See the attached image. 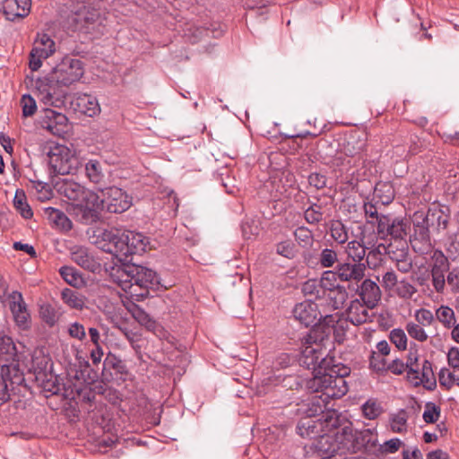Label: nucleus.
<instances>
[{
	"instance_id": "473e14b6",
	"label": "nucleus",
	"mask_w": 459,
	"mask_h": 459,
	"mask_svg": "<svg viewBox=\"0 0 459 459\" xmlns=\"http://www.w3.org/2000/svg\"><path fill=\"white\" fill-rule=\"evenodd\" d=\"M435 318L446 329H451L456 322L455 311L448 306H440L436 309Z\"/></svg>"
},
{
	"instance_id": "052dcab7",
	"label": "nucleus",
	"mask_w": 459,
	"mask_h": 459,
	"mask_svg": "<svg viewBox=\"0 0 459 459\" xmlns=\"http://www.w3.org/2000/svg\"><path fill=\"white\" fill-rule=\"evenodd\" d=\"M398 281L399 280L397 274L394 273V271L390 270L383 274L381 284L385 291L393 292Z\"/></svg>"
},
{
	"instance_id": "2f4dec72",
	"label": "nucleus",
	"mask_w": 459,
	"mask_h": 459,
	"mask_svg": "<svg viewBox=\"0 0 459 459\" xmlns=\"http://www.w3.org/2000/svg\"><path fill=\"white\" fill-rule=\"evenodd\" d=\"M328 400L324 398L323 396H314L311 399L307 401L305 406H307V409L305 411V413L307 417H315L319 414H323L325 412L326 405H327Z\"/></svg>"
},
{
	"instance_id": "1a4fd4ad",
	"label": "nucleus",
	"mask_w": 459,
	"mask_h": 459,
	"mask_svg": "<svg viewBox=\"0 0 459 459\" xmlns=\"http://www.w3.org/2000/svg\"><path fill=\"white\" fill-rule=\"evenodd\" d=\"M80 203L82 212V220L84 223L96 222L100 219V212L105 211L104 196H100L91 190L85 189Z\"/></svg>"
},
{
	"instance_id": "72a5a7b5",
	"label": "nucleus",
	"mask_w": 459,
	"mask_h": 459,
	"mask_svg": "<svg viewBox=\"0 0 459 459\" xmlns=\"http://www.w3.org/2000/svg\"><path fill=\"white\" fill-rule=\"evenodd\" d=\"M329 232L332 238L340 245L346 243L349 239L348 229L341 221H332Z\"/></svg>"
},
{
	"instance_id": "5701e85b",
	"label": "nucleus",
	"mask_w": 459,
	"mask_h": 459,
	"mask_svg": "<svg viewBox=\"0 0 459 459\" xmlns=\"http://www.w3.org/2000/svg\"><path fill=\"white\" fill-rule=\"evenodd\" d=\"M410 242L412 249L420 255H427L432 251L433 246L427 228L417 229L411 237Z\"/></svg>"
},
{
	"instance_id": "aec40b11",
	"label": "nucleus",
	"mask_w": 459,
	"mask_h": 459,
	"mask_svg": "<svg viewBox=\"0 0 459 459\" xmlns=\"http://www.w3.org/2000/svg\"><path fill=\"white\" fill-rule=\"evenodd\" d=\"M71 259L90 272H95L100 267V264L93 254L83 246H75L71 249Z\"/></svg>"
},
{
	"instance_id": "5fc2aeb1",
	"label": "nucleus",
	"mask_w": 459,
	"mask_h": 459,
	"mask_svg": "<svg viewBox=\"0 0 459 459\" xmlns=\"http://www.w3.org/2000/svg\"><path fill=\"white\" fill-rule=\"evenodd\" d=\"M414 317L417 324L423 326H429L435 321V315L427 308L417 309L414 313Z\"/></svg>"
},
{
	"instance_id": "4be33fe9",
	"label": "nucleus",
	"mask_w": 459,
	"mask_h": 459,
	"mask_svg": "<svg viewBox=\"0 0 459 459\" xmlns=\"http://www.w3.org/2000/svg\"><path fill=\"white\" fill-rule=\"evenodd\" d=\"M293 316L306 326L314 325L320 320L317 318L316 304L307 301L297 304L293 309Z\"/></svg>"
},
{
	"instance_id": "09e8293b",
	"label": "nucleus",
	"mask_w": 459,
	"mask_h": 459,
	"mask_svg": "<svg viewBox=\"0 0 459 459\" xmlns=\"http://www.w3.org/2000/svg\"><path fill=\"white\" fill-rule=\"evenodd\" d=\"M405 330L409 336L420 342H424L429 339V335L424 330V326L415 322H408Z\"/></svg>"
},
{
	"instance_id": "a19ab883",
	"label": "nucleus",
	"mask_w": 459,
	"mask_h": 459,
	"mask_svg": "<svg viewBox=\"0 0 459 459\" xmlns=\"http://www.w3.org/2000/svg\"><path fill=\"white\" fill-rule=\"evenodd\" d=\"M328 298L332 301V305L335 309L342 307L348 299V291L342 285H339L328 291Z\"/></svg>"
},
{
	"instance_id": "338daca9",
	"label": "nucleus",
	"mask_w": 459,
	"mask_h": 459,
	"mask_svg": "<svg viewBox=\"0 0 459 459\" xmlns=\"http://www.w3.org/2000/svg\"><path fill=\"white\" fill-rule=\"evenodd\" d=\"M349 320L339 319L333 325V335L338 342H342L344 340L346 332L349 328Z\"/></svg>"
},
{
	"instance_id": "dca6fc26",
	"label": "nucleus",
	"mask_w": 459,
	"mask_h": 459,
	"mask_svg": "<svg viewBox=\"0 0 459 459\" xmlns=\"http://www.w3.org/2000/svg\"><path fill=\"white\" fill-rule=\"evenodd\" d=\"M375 307H368L359 299L351 300L346 308V318L354 325H360L370 321L369 310Z\"/></svg>"
},
{
	"instance_id": "bb28decb",
	"label": "nucleus",
	"mask_w": 459,
	"mask_h": 459,
	"mask_svg": "<svg viewBox=\"0 0 459 459\" xmlns=\"http://www.w3.org/2000/svg\"><path fill=\"white\" fill-rule=\"evenodd\" d=\"M85 187L72 180H64L58 187V192L71 201L80 202Z\"/></svg>"
},
{
	"instance_id": "3c124183",
	"label": "nucleus",
	"mask_w": 459,
	"mask_h": 459,
	"mask_svg": "<svg viewBox=\"0 0 459 459\" xmlns=\"http://www.w3.org/2000/svg\"><path fill=\"white\" fill-rule=\"evenodd\" d=\"M31 184L39 201L45 202L52 198L53 191L48 184L41 181H31Z\"/></svg>"
},
{
	"instance_id": "412c9836",
	"label": "nucleus",
	"mask_w": 459,
	"mask_h": 459,
	"mask_svg": "<svg viewBox=\"0 0 459 459\" xmlns=\"http://www.w3.org/2000/svg\"><path fill=\"white\" fill-rule=\"evenodd\" d=\"M131 280L133 283L150 290L158 282L157 274L154 271L141 265L131 264Z\"/></svg>"
},
{
	"instance_id": "f8f14e48",
	"label": "nucleus",
	"mask_w": 459,
	"mask_h": 459,
	"mask_svg": "<svg viewBox=\"0 0 459 459\" xmlns=\"http://www.w3.org/2000/svg\"><path fill=\"white\" fill-rule=\"evenodd\" d=\"M6 301L16 325L22 330L30 327V313L21 292L13 290L7 294Z\"/></svg>"
},
{
	"instance_id": "ddd939ff",
	"label": "nucleus",
	"mask_w": 459,
	"mask_h": 459,
	"mask_svg": "<svg viewBox=\"0 0 459 459\" xmlns=\"http://www.w3.org/2000/svg\"><path fill=\"white\" fill-rule=\"evenodd\" d=\"M67 117L65 114L46 108L40 117V126L53 135L61 136L67 132Z\"/></svg>"
},
{
	"instance_id": "a878e982",
	"label": "nucleus",
	"mask_w": 459,
	"mask_h": 459,
	"mask_svg": "<svg viewBox=\"0 0 459 459\" xmlns=\"http://www.w3.org/2000/svg\"><path fill=\"white\" fill-rule=\"evenodd\" d=\"M75 105L80 112L91 117L100 113L98 100L90 94H80L75 100Z\"/></svg>"
},
{
	"instance_id": "c9c22d12",
	"label": "nucleus",
	"mask_w": 459,
	"mask_h": 459,
	"mask_svg": "<svg viewBox=\"0 0 459 459\" xmlns=\"http://www.w3.org/2000/svg\"><path fill=\"white\" fill-rule=\"evenodd\" d=\"M410 230L411 226L406 221L401 219H394L392 221V225L390 228V232H388V236H391L395 240H398V242L403 241L404 237L408 235Z\"/></svg>"
},
{
	"instance_id": "603ef678",
	"label": "nucleus",
	"mask_w": 459,
	"mask_h": 459,
	"mask_svg": "<svg viewBox=\"0 0 459 459\" xmlns=\"http://www.w3.org/2000/svg\"><path fill=\"white\" fill-rule=\"evenodd\" d=\"M390 341L401 351L407 348V336L405 332L401 328L393 329L389 334Z\"/></svg>"
},
{
	"instance_id": "c85d7f7f",
	"label": "nucleus",
	"mask_w": 459,
	"mask_h": 459,
	"mask_svg": "<svg viewBox=\"0 0 459 459\" xmlns=\"http://www.w3.org/2000/svg\"><path fill=\"white\" fill-rule=\"evenodd\" d=\"M63 302L71 308L82 310L85 306V298L76 290L65 289L61 293Z\"/></svg>"
},
{
	"instance_id": "37998d69",
	"label": "nucleus",
	"mask_w": 459,
	"mask_h": 459,
	"mask_svg": "<svg viewBox=\"0 0 459 459\" xmlns=\"http://www.w3.org/2000/svg\"><path fill=\"white\" fill-rule=\"evenodd\" d=\"M387 253L391 260L395 262V264L410 256L408 254L407 243L405 241H399L396 247L394 244H390L388 246Z\"/></svg>"
},
{
	"instance_id": "e2e57ef3",
	"label": "nucleus",
	"mask_w": 459,
	"mask_h": 459,
	"mask_svg": "<svg viewBox=\"0 0 459 459\" xmlns=\"http://www.w3.org/2000/svg\"><path fill=\"white\" fill-rule=\"evenodd\" d=\"M21 105L24 117H31L37 110L36 100L30 95H23L21 99Z\"/></svg>"
},
{
	"instance_id": "0e129e2a",
	"label": "nucleus",
	"mask_w": 459,
	"mask_h": 459,
	"mask_svg": "<svg viewBox=\"0 0 459 459\" xmlns=\"http://www.w3.org/2000/svg\"><path fill=\"white\" fill-rule=\"evenodd\" d=\"M392 219L385 215H380L377 219L375 220V224H377V233L381 236V238H385L388 236V232H390V228L392 225Z\"/></svg>"
},
{
	"instance_id": "c756f323",
	"label": "nucleus",
	"mask_w": 459,
	"mask_h": 459,
	"mask_svg": "<svg viewBox=\"0 0 459 459\" xmlns=\"http://www.w3.org/2000/svg\"><path fill=\"white\" fill-rule=\"evenodd\" d=\"M110 276L113 281L117 283L124 291L133 282L131 280V265L128 264L112 268Z\"/></svg>"
},
{
	"instance_id": "864d4df0",
	"label": "nucleus",
	"mask_w": 459,
	"mask_h": 459,
	"mask_svg": "<svg viewBox=\"0 0 459 459\" xmlns=\"http://www.w3.org/2000/svg\"><path fill=\"white\" fill-rule=\"evenodd\" d=\"M127 297L134 301H140L149 295V290L135 283H131L127 289H125Z\"/></svg>"
},
{
	"instance_id": "f704fd0d",
	"label": "nucleus",
	"mask_w": 459,
	"mask_h": 459,
	"mask_svg": "<svg viewBox=\"0 0 459 459\" xmlns=\"http://www.w3.org/2000/svg\"><path fill=\"white\" fill-rule=\"evenodd\" d=\"M129 311L132 316L148 330L153 331L156 328V322L139 306L133 304Z\"/></svg>"
},
{
	"instance_id": "a211bd4d",
	"label": "nucleus",
	"mask_w": 459,
	"mask_h": 459,
	"mask_svg": "<svg viewBox=\"0 0 459 459\" xmlns=\"http://www.w3.org/2000/svg\"><path fill=\"white\" fill-rule=\"evenodd\" d=\"M30 0H3L2 10L5 18L14 22L24 18L30 11Z\"/></svg>"
},
{
	"instance_id": "0eeeda50",
	"label": "nucleus",
	"mask_w": 459,
	"mask_h": 459,
	"mask_svg": "<svg viewBox=\"0 0 459 459\" xmlns=\"http://www.w3.org/2000/svg\"><path fill=\"white\" fill-rule=\"evenodd\" d=\"M450 263L440 250H434L431 255L430 280L433 290L437 294H445L446 290V275Z\"/></svg>"
},
{
	"instance_id": "8fccbe9b",
	"label": "nucleus",
	"mask_w": 459,
	"mask_h": 459,
	"mask_svg": "<svg viewBox=\"0 0 459 459\" xmlns=\"http://www.w3.org/2000/svg\"><path fill=\"white\" fill-rule=\"evenodd\" d=\"M338 279L339 278L336 270H328L324 272L320 279L321 289L327 291L332 290L333 289L340 285L337 283Z\"/></svg>"
},
{
	"instance_id": "2eb2a0df",
	"label": "nucleus",
	"mask_w": 459,
	"mask_h": 459,
	"mask_svg": "<svg viewBox=\"0 0 459 459\" xmlns=\"http://www.w3.org/2000/svg\"><path fill=\"white\" fill-rule=\"evenodd\" d=\"M358 299L369 307H377L382 298L378 284L371 279H363L355 290Z\"/></svg>"
},
{
	"instance_id": "79ce46f5",
	"label": "nucleus",
	"mask_w": 459,
	"mask_h": 459,
	"mask_svg": "<svg viewBox=\"0 0 459 459\" xmlns=\"http://www.w3.org/2000/svg\"><path fill=\"white\" fill-rule=\"evenodd\" d=\"M407 413L401 410L397 413L393 414L390 418V428L394 433H403L407 430Z\"/></svg>"
},
{
	"instance_id": "4c0bfd02",
	"label": "nucleus",
	"mask_w": 459,
	"mask_h": 459,
	"mask_svg": "<svg viewBox=\"0 0 459 459\" xmlns=\"http://www.w3.org/2000/svg\"><path fill=\"white\" fill-rule=\"evenodd\" d=\"M361 410L363 416L368 420H376L384 411L381 403L374 398L368 399L361 406Z\"/></svg>"
},
{
	"instance_id": "69168bd1",
	"label": "nucleus",
	"mask_w": 459,
	"mask_h": 459,
	"mask_svg": "<svg viewBox=\"0 0 459 459\" xmlns=\"http://www.w3.org/2000/svg\"><path fill=\"white\" fill-rule=\"evenodd\" d=\"M369 367L370 368L377 372L385 370L387 365L385 356L379 353H376V351H373L369 358Z\"/></svg>"
},
{
	"instance_id": "774afa93",
	"label": "nucleus",
	"mask_w": 459,
	"mask_h": 459,
	"mask_svg": "<svg viewBox=\"0 0 459 459\" xmlns=\"http://www.w3.org/2000/svg\"><path fill=\"white\" fill-rule=\"evenodd\" d=\"M68 334L74 339L82 341L86 337L85 328L82 324L74 322L69 325Z\"/></svg>"
},
{
	"instance_id": "ea45409f",
	"label": "nucleus",
	"mask_w": 459,
	"mask_h": 459,
	"mask_svg": "<svg viewBox=\"0 0 459 459\" xmlns=\"http://www.w3.org/2000/svg\"><path fill=\"white\" fill-rule=\"evenodd\" d=\"M393 292L400 299H411L417 292V289L407 279L403 278L398 281Z\"/></svg>"
},
{
	"instance_id": "b1692460",
	"label": "nucleus",
	"mask_w": 459,
	"mask_h": 459,
	"mask_svg": "<svg viewBox=\"0 0 459 459\" xmlns=\"http://www.w3.org/2000/svg\"><path fill=\"white\" fill-rule=\"evenodd\" d=\"M319 420L320 423H322L323 433L335 437L337 432L334 433V431L342 426V419L341 418V414L335 410H326L325 412L320 415ZM344 427H342V429ZM342 433L338 432L339 436L342 435Z\"/></svg>"
},
{
	"instance_id": "6e6d98bb",
	"label": "nucleus",
	"mask_w": 459,
	"mask_h": 459,
	"mask_svg": "<svg viewBox=\"0 0 459 459\" xmlns=\"http://www.w3.org/2000/svg\"><path fill=\"white\" fill-rule=\"evenodd\" d=\"M322 208L318 204L309 206L304 212V218L309 224H316L323 219Z\"/></svg>"
},
{
	"instance_id": "de8ad7c7",
	"label": "nucleus",
	"mask_w": 459,
	"mask_h": 459,
	"mask_svg": "<svg viewBox=\"0 0 459 459\" xmlns=\"http://www.w3.org/2000/svg\"><path fill=\"white\" fill-rule=\"evenodd\" d=\"M13 205L25 219L32 217L33 212L30 205L25 201V195L22 191H16L13 198Z\"/></svg>"
},
{
	"instance_id": "49530a36",
	"label": "nucleus",
	"mask_w": 459,
	"mask_h": 459,
	"mask_svg": "<svg viewBox=\"0 0 459 459\" xmlns=\"http://www.w3.org/2000/svg\"><path fill=\"white\" fill-rule=\"evenodd\" d=\"M294 237L296 241L302 247H309L313 245L314 235L312 231L305 226L297 228L294 231Z\"/></svg>"
},
{
	"instance_id": "f03ea898",
	"label": "nucleus",
	"mask_w": 459,
	"mask_h": 459,
	"mask_svg": "<svg viewBox=\"0 0 459 459\" xmlns=\"http://www.w3.org/2000/svg\"><path fill=\"white\" fill-rule=\"evenodd\" d=\"M297 430L302 437L316 439L313 445L322 457L328 456L329 454L334 452L341 445L340 442L345 441L351 435V429L346 425L342 429V435L339 436L337 433L335 437L326 435L322 431V423H320L319 418L315 420L307 416L298 423Z\"/></svg>"
},
{
	"instance_id": "20e7f679",
	"label": "nucleus",
	"mask_w": 459,
	"mask_h": 459,
	"mask_svg": "<svg viewBox=\"0 0 459 459\" xmlns=\"http://www.w3.org/2000/svg\"><path fill=\"white\" fill-rule=\"evenodd\" d=\"M84 70L82 61L71 57H65L52 68L48 76L63 86H69L78 82L83 75Z\"/></svg>"
},
{
	"instance_id": "e433bc0d",
	"label": "nucleus",
	"mask_w": 459,
	"mask_h": 459,
	"mask_svg": "<svg viewBox=\"0 0 459 459\" xmlns=\"http://www.w3.org/2000/svg\"><path fill=\"white\" fill-rule=\"evenodd\" d=\"M39 313L41 320L49 327H53L59 320L57 311L48 303L40 305Z\"/></svg>"
},
{
	"instance_id": "4d7b16f0",
	"label": "nucleus",
	"mask_w": 459,
	"mask_h": 459,
	"mask_svg": "<svg viewBox=\"0 0 459 459\" xmlns=\"http://www.w3.org/2000/svg\"><path fill=\"white\" fill-rule=\"evenodd\" d=\"M447 286L454 294L459 293V266L450 268L446 275Z\"/></svg>"
},
{
	"instance_id": "9d476101",
	"label": "nucleus",
	"mask_w": 459,
	"mask_h": 459,
	"mask_svg": "<svg viewBox=\"0 0 459 459\" xmlns=\"http://www.w3.org/2000/svg\"><path fill=\"white\" fill-rule=\"evenodd\" d=\"M56 51L54 40L47 34L39 35L30 55V68L32 71L39 70L42 65V60L47 59Z\"/></svg>"
},
{
	"instance_id": "6e6552de",
	"label": "nucleus",
	"mask_w": 459,
	"mask_h": 459,
	"mask_svg": "<svg viewBox=\"0 0 459 459\" xmlns=\"http://www.w3.org/2000/svg\"><path fill=\"white\" fill-rule=\"evenodd\" d=\"M105 211L111 213H122L132 205V198L119 187L111 186L103 189Z\"/></svg>"
},
{
	"instance_id": "58836bf2",
	"label": "nucleus",
	"mask_w": 459,
	"mask_h": 459,
	"mask_svg": "<svg viewBox=\"0 0 459 459\" xmlns=\"http://www.w3.org/2000/svg\"><path fill=\"white\" fill-rule=\"evenodd\" d=\"M367 248L359 241L351 240L346 247V254L354 263H362Z\"/></svg>"
},
{
	"instance_id": "39448f33",
	"label": "nucleus",
	"mask_w": 459,
	"mask_h": 459,
	"mask_svg": "<svg viewBox=\"0 0 459 459\" xmlns=\"http://www.w3.org/2000/svg\"><path fill=\"white\" fill-rule=\"evenodd\" d=\"M35 88L40 104L47 108H61L65 105L66 92L61 85L48 76L37 80Z\"/></svg>"
},
{
	"instance_id": "680f3d73",
	"label": "nucleus",
	"mask_w": 459,
	"mask_h": 459,
	"mask_svg": "<svg viewBox=\"0 0 459 459\" xmlns=\"http://www.w3.org/2000/svg\"><path fill=\"white\" fill-rule=\"evenodd\" d=\"M276 253L281 256L291 259L296 255L295 245L290 241H281L276 246Z\"/></svg>"
},
{
	"instance_id": "393cba45",
	"label": "nucleus",
	"mask_w": 459,
	"mask_h": 459,
	"mask_svg": "<svg viewBox=\"0 0 459 459\" xmlns=\"http://www.w3.org/2000/svg\"><path fill=\"white\" fill-rule=\"evenodd\" d=\"M85 176L90 182L95 185H102L105 183L106 175L103 164L96 159H90L84 163Z\"/></svg>"
},
{
	"instance_id": "9b49d317",
	"label": "nucleus",
	"mask_w": 459,
	"mask_h": 459,
	"mask_svg": "<svg viewBox=\"0 0 459 459\" xmlns=\"http://www.w3.org/2000/svg\"><path fill=\"white\" fill-rule=\"evenodd\" d=\"M121 232L117 229H98L91 237L92 243L117 258Z\"/></svg>"
},
{
	"instance_id": "cd10ccee",
	"label": "nucleus",
	"mask_w": 459,
	"mask_h": 459,
	"mask_svg": "<svg viewBox=\"0 0 459 459\" xmlns=\"http://www.w3.org/2000/svg\"><path fill=\"white\" fill-rule=\"evenodd\" d=\"M45 214L56 229L64 231H68L72 229V221L62 211L48 207L45 209Z\"/></svg>"
},
{
	"instance_id": "c03bdc74",
	"label": "nucleus",
	"mask_w": 459,
	"mask_h": 459,
	"mask_svg": "<svg viewBox=\"0 0 459 459\" xmlns=\"http://www.w3.org/2000/svg\"><path fill=\"white\" fill-rule=\"evenodd\" d=\"M59 273L63 279L71 286L78 288L83 283L82 276L73 267L63 266L60 268Z\"/></svg>"
},
{
	"instance_id": "f257e3e1",
	"label": "nucleus",
	"mask_w": 459,
	"mask_h": 459,
	"mask_svg": "<svg viewBox=\"0 0 459 459\" xmlns=\"http://www.w3.org/2000/svg\"><path fill=\"white\" fill-rule=\"evenodd\" d=\"M350 368L333 364V359H322L320 367L315 368L314 376L307 382V387L313 393H322L326 400L341 398L348 392L345 377Z\"/></svg>"
},
{
	"instance_id": "7ed1b4c3",
	"label": "nucleus",
	"mask_w": 459,
	"mask_h": 459,
	"mask_svg": "<svg viewBox=\"0 0 459 459\" xmlns=\"http://www.w3.org/2000/svg\"><path fill=\"white\" fill-rule=\"evenodd\" d=\"M48 163L53 171L60 175L75 174L82 167L81 159L64 145H57L48 153Z\"/></svg>"
},
{
	"instance_id": "423d86ee",
	"label": "nucleus",
	"mask_w": 459,
	"mask_h": 459,
	"mask_svg": "<svg viewBox=\"0 0 459 459\" xmlns=\"http://www.w3.org/2000/svg\"><path fill=\"white\" fill-rule=\"evenodd\" d=\"M118 243L120 244L117 260L121 263H126L133 255L142 254L146 251L149 239L143 233L124 230L121 232Z\"/></svg>"
},
{
	"instance_id": "7c9ffc66",
	"label": "nucleus",
	"mask_w": 459,
	"mask_h": 459,
	"mask_svg": "<svg viewBox=\"0 0 459 459\" xmlns=\"http://www.w3.org/2000/svg\"><path fill=\"white\" fill-rule=\"evenodd\" d=\"M429 219L432 223L436 221L438 229L446 230L450 219L448 208L434 207L429 209Z\"/></svg>"
},
{
	"instance_id": "4468645a",
	"label": "nucleus",
	"mask_w": 459,
	"mask_h": 459,
	"mask_svg": "<svg viewBox=\"0 0 459 459\" xmlns=\"http://www.w3.org/2000/svg\"><path fill=\"white\" fill-rule=\"evenodd\" d=\"M326 349H325L321 342H317L312 334H308L306 338L304 347L301 351V362L307 368L316 365L320 367L322 359H329L325 357Z\"/></svg>"
},
{
	"instance_id": "a18cd8bd",
	"label": "nucleus",
	"mask_w": 459,
	"mask_h": 459,
	"mask_svg": "<svg viewBox=\"0 0 459 459\" xmlns=\"http://www.w3.org/2000/svg\"><path fill=\"white\" fill-rule=\"evenodd\" d=\"M338 263V253L333 249L325 247L318 255V264L323 268H331Z\"/></svg>"
},
{
	"instance_id": "bf43d9fd",
	"label": "nucleus",
	"mask_w": 459,
	"mask_h": 459,
	"mask_svg": "<svg viewBox=\"0 0 459 459\" xmlns=\"http://www.w3.org/2000/svg\"><path fill=\"white\" fill-rule=\"evenodd\" d=\"M420 381L424 382L425 385L430 384L435 385L434 373L432 370V363L428 359H424L420 368Z\"/></svg>"
},
{
	"instance_id": "13d9d810",
	"label": "nucleus",
	"mask_w": 459,
	"mask_h": 459,
	"mask_svg": "<svg viewBox=\"0 0 459 459\" xmlns=\"http://www.w3.org/2000/svg\"><path fill=\"white\" fill-rule=\"evenodd\" d=\"M440 416V409L433 403H428L425 406L422 418L426 423H435Z\"/></svg>"
},
{
	"instance_id": "6ab92c4d",
	"label": "nucleus",
	"mask_w": 459,
	"mask_h": 459,
	"mask_svg": "<svg viewBox=\"0 0 459 459\" xmlns=\"http://www.w3.org/2000/svg\"><path fill=\"white\" fill-rule=\"evenodd\" d=\"M73 20L77 25L86 29L102 24V18L99 10L88 5L80 7L75 12Z\"/></svg>"
},
{
	"instance_id": "f3484780",
	"label": "nucleus",
	"mask_w": 459,
	"mask_h": 459,
	"mask_svg": "<svg viewBox=\"0 0 459 459\" xmlns=\"http://www.w3.org/2000/svg\"><path fill=\"white\" fill-rule=\"evenodd\" d=\"M337 275L342 281L359 282L363 280L366 271L364 263H342L336 266Z\"/></svg>"
}]
</instances>
